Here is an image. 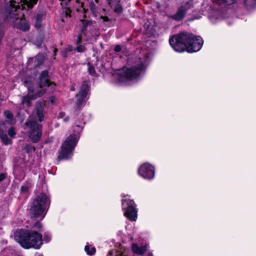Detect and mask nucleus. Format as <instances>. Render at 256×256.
<instances>
[{
  "label": "nucleus",
  "mask_w": 256,
  "mask_h": 256,
  "mask_svg": "<svg viewBox=\"0 0 256 256\" xmlns=\"http://www.w3.org/2000/svg\"><path fill=\"white\" fill-rule=\"evenodd\" d=\"M85 124V122L82 120L80 122H78V124H77V122H76V125L74 127V132H77L79 134L80 132H81L83 129L84 126Z\"/></svg>",
  "instance_id": "20"
},
{
  "label": "nucleus",
  "mask_w": 256,
  "mask_h": 256,
  "mask_svg": "<svg viewBox=\"0 0 256 256\" xmlns=\"http://www.w3.org/2000/svg\"><path fill=\"white\" fill-rule=\"evenodd\" d=\"M67 52H71L72 50V46H68V48H66V50Z\"/></svg>",
  "instance_id": "39"
},
{
  "label": "nucleus",
  "mask_w": 256,
  "mask_h": 256,
  "mask_svg": "<svg viewBox=\"0 0 256 256\" xmlns=\"http://www.w3.org/2000/svg\"><path fill=\"white\" fill-rule=\"evenodd\" d=\"M51 81H24L22 85L28 88L29 96L36 99L42 96L48 87Z\"/></svg>",
  "instance_id": "5"
},
{
  "label": "nucleus",
  "mask_w": 256,
  "mask_h": 256,
  "mask_svg": "<svg viewBox=\"0 0 256 256\" xmlns=\"http://www.w3.org/2000/svg\"><path fill=\"white\" fill-rule=\"evenodd\" d=\"M4 116L8 119L11 120L13 118L14 115L12 113L8 110H5L4 112Z\"/></svg>",
  "instance_id": "28"
},
{
  "label": "nucleus",
  "mask_w": 256,
  "mask_h": 256,
  "mask_svg": "<svg viewBox=\"0 0 256 256\" xmlns=\"http://www.w3.org/2000/svg\"><path fill=\"white\" fill-rule=\"evenodd\" d=\"M32 100L31 96H29V92H28V95L22 97V103L23 104H26V106L29 107L30 105V100Z\"/></svg>",
  "instance_id": "21"
},
{
  "label": "nucleus",
  "mask_w": 256,
  "mask_h": 256,
  "mask_svg": "<svg viewBox=\"0 0 256 256\" xmlns=\"http://www.w3.org/2000/svg\"><path fill=\"white\" fill-rule=\"evenodd\" d=\"M57 51H58V50H57L56 48H55V49L54 50V56H56V52H57Z\"/></svg>",
  "instance_id": "43"
},
{
  "label": "nucleus",
  "mask_w": 256,
  "mask_h": 256,
  "mask_svg": "<svg viewBox=\"0 0 256 256\" xmlns=\"http://www.w3.org/2000/svg\"><path fill=\"white\" fill-rule=\"evenodd\" d=\"M48 70H43L40 75L39 80H48Z\"/></svg>",
  "instance_id": "25"
},
{
  "label": "nucleus",
  "mask_w": 256,
  "mask_h": 256,
  "mask_svg": "<svg viewBox=\"0 0 256 256\" xmlns=\"http://www.w3.org/2000/svg\"><path fill=\"white\" fill-rule=\"evenodd\" d=\"M44 60V56L43 54H38L36 57L30 58L28 61V68L26 75L30 78H34L37 75V71L38 66H40Z\"/></svg>",
  "instance_id": "10"
},
{
  "label": "nucleus",
  "mask_w": 256,
  "mask_h": 256,
  "mask_svg": "<svg viewBox=\"0 0 256 256\" xmlns=\"http://www.w3.org/2000/svg\"><path fill=\"white\" fill-rule=\"evenodd\" d=\"M84 250L86 252L87 254L92 256L96 252V248L94 247L90 248V246L87 244L84 247Z\"/></svg>",
  "instance_id": "22"
},
{
  "label": "nucleus",
  "mask_w": 256,
  "mask_h": 256,
  "mask_svg": "<svg viewBox=\"0 0 256 256\" xmlns=\"http://www.w3.org/2000/svg\"><path fill=\"white\" fill-rule=\"evenodd\" d=\"M122 8L121 6H120V4H118L116 6V7L114 8V11L116 12L120 13L122 12Z\"/></svg>",
  "instance_id": "33"
},
{
  "label": "nucleus",
  "mask_w": 256,
  "mask_h": 256,
  "mask_svg": "<svg viewBox=\"0 0 256 256\" xmlns=\"http://www.w3.org/2000/svg\"><path fill=\"white\" fill-rule=\"evenodd\" d=\"M108 0V4H109L110 6L111 7L112 6V3L111 2L110 0Z\"/></svg>",
  "instance_id": "44"
},
{
  "label": "nucleus",
  "mask_w": 256,
  "mask_h": 256,
  "mask_svg": "<svg viewBox=\"0 0 256 256\" xmlns=\"http://www.w3.org/2000/svg\"><path fill=\"white\" fill-rule=\"evenodd\" d=\"M57 118L58 119L63 118V122H67L70 120L69 116H66V113L64 112H60L57 116Z\"/></svg>",
  "instance_id": "23"
},
{
  "label": "nucleus",
  "mask_w": 256,
  "mask_h": 256,
  "mask_svg": "<svg viewBox=\"0 0 256 256\" xmlns=\"http://www.w3.org/2000/svg\"><path fill=\"white\" fill-rule=\"evenodd\" d=\"M210 18V20L212 21V18Z\"/></svg>",
  "instance_id": "48"
},
{
  "label": "nucleus",
  "mask_w": 256,
  "mask_h": 256,
  "mask_svg": "<svg viewBox=\"0 0 256 256\" xmlns=\"http://www.w3.org/2000/svg\"><path fill=\"white\" fill-rule=\"evenodd\" d=\"M132 250L134 252L138 254H142L145 252L147 250L146 246H138L137 244H132Z\"/></svg>",
  "instance_id": "17"
},
{
  "label": "nucleus",
  "mask_w": 256,
  "mask_h": 256,
  "mask_svg": "<svg viewBox=\"0 0 256 256\" xmlns=\"http://www.w3.org/2000/svg\"><path fill=\"white\" fill-rule=\"evenodd\" d=\"M50 205V199L48 196L40 193L34 199L30 208L32 217L38 218L42 216V219Z\"/></svg>",
  "instance_id": "4"
},
{
  "label": "nucleus",
  "mask_w": 256,
  "mask_h": 256,
  "mask_svg": "<svg viewBox=\"0 0 256 256\" xmlns=\"http://www.w3.org/2000/svg\"><path fill=\"white\" fill-rule=\"evenodd\" d=\"M76 3H78V4L80 6V7L83 8V3L82 2H80L78 1V0H76ZM82 10H83V11H84V13H86V12L88 10H86L84 8H82Z\"/></svg>",
  "instance_id": "36"
},
{
  "label": "nucleus",
  "mask_w": 256,
  "mask_h": 256,
  "mask_svg": "<svg viewBox=\"0 0 256 256\" xmlns=\"http://www.w3.org/2000/svg\"><path fill=\"white\" fill-rule=\"evenodd\" d=\"M146 68V66L139 58L137 65L131 68L124 67L121 69L116 70L114 74L120 78H136L144 73Z\"/></svg>",
  "instance_id": "6"
},
{
  "label": "nucleus",
  "mask_w": 256,
  "mask_h": 256,
  "mask_svg": "<svg viewBox=\"0 0 256 256\" xmlns=\"http://www.w3.org/2000/svg\"><path fill=\"white\" fill-rule=\"evenodd\" d=\"M80 22L81 30L78 36L77 44L80 42L84 37L86 40H88L99 36L98 28L96 22L86 20H81Z\"/></svg>",
  "instance_id": "7"
},
{
  "label": "nucleus",
  "mask_w": 256,
  "mask_h": 256,
  "mask_svg": "<svg viewBox=\"0 0 256 256\" xmlns=\"http://www.w3.org/2000/svg\"><path fill=\"white\" fill-rule=\"evenodd\" d=\"M140 176L148 180H152L155 176L154 168L148 163L142 164L138 170Z\"/></svg>",
  "instance_id": "13"
},
{
  "label": "nucleus",
  "mask_w": 256,
  "mask_h": 256,
  "mask_svg": "<svg viewBox=\"0 0 256 256\" xmlns=\"http://www.w3.org/2000/svg\"><path fill=\"white\" fill-rule=\"evenodd\" d=\"M67 51L66 50L62 52V56L64 58L67 56Z\"/></svg>",
  "instance_id": "40"
},
{
  "label": "nucleus",
  "mask_w": 256,
  "mask_h": 256,
  "mask_svg": "<svg viewBox=\"0 0 256 256\" xmlns=\"http://www.w3.org/2000/svg\"><path fill=\"white\" fill-rule=\"evenodd\" d=\"M89 6L93 16L96 18L100 16V19L98 20L100 22L104 23L110 22V19L107 16L102 15V11L104 12L106 10L104 8L101 10L93 2L90 3Z\"/></svg>",
  "instance_id": "14"
},
{
  "label": "nucleus",
  "mask_w": 256,
  "mask_h": 256,
  "mask_svg": "<svg viewBox=\"0 0 256 256\" xmlns=\"http://www.w3.org/2000/svg\"><path fill=\"white\" fill-rule=\"evenodd\" d=\"M224 4H232L236 2V0H220Z\"/></svg>",
  "instance_id": "30"
},
{
  "label": "nucleus",
  "mask_w": 256,
  "mask_h": 256,
  "mask_svg": "<svg viewBox=\"0 0 256 256\" xmlns=\"http://www.w3.org/2000/svg\"><path fill=\"white\" fill-rule=\"evenodd\" d=\"M95 2H96V4H98V0H95Z\"/></svg>",
  "instance_id": "46"
},
{
  "label": "nucleus",
  "mask_w": 256,
  "mask_h": 256,
  "mask_svg": "<svg viewBox=\"0 0 256 256\" xmlns=\"http://www.w3.org/2000/svg\"><path fill=\"white\" fill-rule=\"evenodd\" d=\"M70 90L71 91H74L75 90V88L72 86L71 88H70Z\"/></svg>",
  "instance_id": "45"
},
{
  "label": "nucleus",
  "mask_w": 256,
  "mask_h": 256,
  "mask_svg": "<svg viewBox=\"0 0 256 256\" xmlns=\"http://www.w3.org/2000/svg\"><path fill=\"white\" fill-rule=\"evenodd\" d=\"M70 0H68V1L70 2Z\"/></svg>",
  "instance_id": "49"
},
{
  "label": "nucleus",
  "mask_w": 256,
  "mask_h": 256,
  "mask_svg": "<svg viewBox=\"0 0 256 256\" xmlns=\"http://www.w3.org/2000/svg\"><path fill=\"white\" fill-rule=\"evenodd\" d=\"M57 99L54 96H52L50 98V102L52 104H55L56 102Z\"/></svg>",
  "instance_id": "35"
},
{
  "label": "nucleus",
  "mask_w": 256,
  "mask_h": 256,
  "mask_svg": "<svg viewBox=\"0 0 256 256\" xmlns=\"http://www.w3.org/2000/svg\"><path fill=\"white\" fill-rule=\"evenodd\" d=\"M137 81H111L112 84L118 88H124L133 86Z\"/></svg>",
  "instance_id": "16"
},
{
  "label": "nucleus",
  "mask_w": 256,
  "mask_h": 256,
  "mask_svg": "<svg viewBox=\"0 0 256 256\" xmlns=\"http://www.w3.org/2000/svg\"><path fill=\"white\" fill-rule=\"evenodd\" d=\"M244 4L248 10H252L256 8V0H244Z\"/></svg>",
  "instance_id": "19"
},
{
  "label": "nucleus",
  "mask_w": 256,
  "mask_h": 256,
  "mask_svg": "<svg viewBox=\"0 0 256 256\" xmlns=\"http://www.w3.org/2000/svg\"><path fill=\"white\" fill-rule=\"evenodd\" d=\"M79 136L72 134L69 136L61 146L58 159L68 160L73 155V151L79 140Z\"/></svg>",
  "instance_id": "8"
},
{
  "label": "nucleus",
  "mask_w": 256,
  "mask_h": 256,
  "mask_svg": "<svg viewBox=\"0 0 256 256\" xmlns=\"http://www.w3.org/2000/svg\"><path fill=\"white\" fill-rule=\"evenodd\" d=\"M187 10L186 4H185L184 6H181L176 13L170 16V18L176 21H180L184 18Z\"/></svg>",
  "instance_id": "15"
},
{
  "label": "nucleus",
  "mask_w": 256,
  "mask_h": 256,
  "mask_svg": "<svg viewBox=\"0 0 256 256\" xmlns=\"http://www.w3.org/2000/svg\"><path fill=\"white\" fill-rule=\"evenodd\" d=\"M6 177V174L2 173L0 174V182L3 180Z\"/></svg>",
  "instance_id": "37"
},
{
  "label": "nucleus",
  "mask_w": 256,
  "mask_h": 256,
  "mask_svg": "<svg viewBox=\"0 0 256 256\" xmlns=\"http://www.w3.org/2000/svg\"><path fill=\"white\" fill-rule=\"evenodd\" d=\"M45 17L44 12L38 14L35 16L34 26L36 28H40L41 26V22Z\"/></svg>",
  "instance_id": "18"
},
{
  "label": "nucleus",
  "mask_w": 256,
  "mask_h": 256,
  "mask_svg": "<svg viewBox=\"0 0 256 256\" xmlns=\"http://www.w3.org/2000/svg\"><path fill=\"white\" fill-rule=\"evenodd\" d=\"M8 134L10 137H14L16 135V133L14 131V127L10 128L8 130Z\"/></svg>",
  "instance_id": "29"
},
{
  "label": "nucleus",
  "mask_w": 256,
  "mask_h": 256,
  "mask_svg": "<svg viewBox=\"0 0 256 256\" xmlns=\"http://www.w3.org/2000/svg\"><path fill=\"white\" fill-rule=\"evenodd\" d=\"M29 188V184L28 182L24 183L21 186L20 192L22 193H26L28 192Z\"/></svg>",
  "instance_id": "26"
},
{
  "label": "nucleus",
  "mask_w": 256,
  "mask_h": 256,
  "mask_svg": "<svg viewBox=\"0 0 256 256\" xmlns=\"http://www.w3.org/2000/svg\"><path fill=\"white\" fill-rule=\"evenodd\" d=\"M20 2H16L15 0H10L6 2L4 6L2 8V12L4 16V20L5 22H8L14 24L16 20L20 19L16 27L26 32L30 29V24L28 21L22 18L24 14L22 12V10L24 8L25 5L28 8H32L34 4H36L38 0H20Z\"/></svg>",
  "instance_id": "1"
},
{
  "label": "nucleus",
  "mask_w": 256,
  "mask_h": 256,
  "mask_svg": "<svg viewBox=\"0 0 256 256\" xmlns=\"http://www.w3.org/2000/svg\"><path fill=\"white\" fill-rule=\"evenodd\" d=\"M85 49H86L85 47L83 45H79L76 48L77 52H84L85 50Z\"/></svg>",
  "instance_id": "31"
},
{
  "label": "nucleus",
  "mask_w": 256,
  "mask_h": 256,
  "mask_svg": "<svg viewBox=\"0 0 256 256\" xmlns=\"http://www.w3.org/2000/svg\"><path fill=\"white\" fill-rule=\"evenodd\" d=\"M117 256H128L125 253H122L118 255Z\"/></svg>",
  "instance_id": "42"
},
{
  "label": "nucleus",
  "mask_w": 256,
  "mask_h": 256,
  "mask_svg": "<svg viewBox=\"0 0 256 256\" xmlns=\"http://www.w3.org/2000/svg\"><path fill=\"white\" fill-rule=\"evenodd\" d=\"M121 47L119 45H117L115 46L114 48V50L116 52H119L121 50Z\"/></svg>",
  "instance_id": "38"
},
{
  "label": "nucleus",
  "mask_w": 256,
  "mask_h": 256,
  "mask_svg": "<svg viewBox=\"0 0 256 256\" xmlns=\"http://www.w3.org/2000/svg\"><path fill=\"white\" fill-rule=\"evenodd\" d=\"M124 197L122 201V206L124 215L129 220L136 221L137 218L136 204L133 200L130 198V196H124Z\"/></svg>",
  "instance_id": "9"
},
{
  "label": "nucleus",
  "mask_w": 256,
  "mask_h": 256,
  "mask_svg": "<svg viewBox=\"0 0 256 256\" xmlns=\"http://www.w3.org/2000/svg\"><path fill=\"white\" fill-rule=\"evenodd\" d=\"M88 66L89 74L92 76H94L96 75L94 68L90 63L88 64Z\"/></svg>",
  "instance_id": "27"
},
{
  "label": "nucleus",
  "mask_w": 256,
  "mask_h": 256,
  "mask_svg": "<svg viewBox=\"0 0 256 256\" xmlns=\"http://www.w3.org/2000/svg\"><path fill=\"white\" fill-rule=\"evenodd\" d=\"M90 92V86L84 83L80 87V90L78 94L76 96V101L74 106L76 110H79L84 106L86 102L88 97V95Z\"/></svg>",
  "instance_id": "12"
},
{
  "label": "nucleus",
  "mask_w": 256,
  "mask_h": 256,
  "mask_svg": "<svg viewBox=\"0 0 256 256\" xmlns=\"http://www.w3.org/2000/svg\"><path fill=\"white\" fill-rule=\"evenodd\" d=\"M43 110L41 108H37L36 114L38 118V120L41 122L44 119V116L43 114Z\"/></svg>",
  "instance_id": "24"
},
{
  "label": "nucleus",
  "mask_w": 256,
  "mask_h": 256,
  "mask_svg": "<svg viewBox=\"0 0 256 256\" xmlns=\"http://www.w3.org/2000/svg\"><path fill=\"white\" fill-rule=\"evenodd\" d=\"M26 148L28 152H34L35 150L34 147L32 146L28 145L26 146Z\"/></svg>",
  "instance_id": "32"
},
{
  "label": "nucleus",
  "mask_w": 256,
  "mask_h": 256,
  "mask_svg": "<svg viewBox=\"0 0 256 256\" xmlns=\"http://www.w3.org/2000/svg\"><path fill=\"white\" fill-rule=\"evenodd\" d=\"M169 42L176 52H181L186 50L188 52H194L200 50L204 42L200 36L182 32L171 37Z\"/></svg>",
  "instance_id": "2"
},
{
  "label": "nucleus",
  "mask_w": 256,
  "mask_h": 256,
  "mask_svg": "<svg viewBox=\"0 0 256 256\" xmlns=\"http://www.w3.org/2000/svg\"><path fill=\"white\" fill-rule=\"evenodd\" d=\"M34 226L38 228V230L39 231L41 230V229L42 228V224L40 222H36L34 225Z\"/></svg>",
  "instance_id": "34"
},
{
  "label": "nucleus",
  "mask_w": 256,
  "mask_h": 256,
  "mask_svg": "<svg viewBox=\"0 0 256 256\" xmlns=\"http://www.w3.org/2000/svg\"><path fill=\"white\" fill-rule=\"evenodd\" d=\"M14 239L22 247L26 249L34 248L39 249L42 244V240L46 242L51 240V236L48 232L42 234L35 230L26 229H18L14 232Z\"/></svg>",
  "instance_id": "3"
},
{
  "label": "nucleus",
  "mask_w": 256,
  "mask_h": 256,
  "mask_svg": "<svg viewBox=\"0 0 256 256\" xmlns=\"http://www.w3.org/2000/svg\"><path fill=\"white\" fill-rule=\"evenodd\" d=\"M113 254V250H110L108 252V256H112Z\"/></svg>",
  "instance_id": "41"
},
{
  "label": "nucleus",
  "mask_w": 256,
  "mask_h": 256,
  "mask_svg": "<svg viewBox=\"0 0 256 256\" xmlns=\"http://www.w3.org/2000/svg\"><path fill=\"white\" fill-rule=\"evenodd\" d=\"M36 256H44L42 254H38Z\"/></svg>",
  "instance_id": "47"
},
{
  "label": "nucleus",
  "mask_w": 256,
  "mask_h": 256,
  "mask_svg": "<svg viewBox=\"0 0 256 256\" xmlns=\"http://www.w3.org/2000/svg\"><path fill=\"white\" fill-rule=\"evenodd\" d=\"M25 126L29 128L28 137L33 142L40 140L42 135V125L33 120L26 122Z\"/></svg>",
  "instance_id": "11"
}]
</instances>
